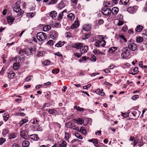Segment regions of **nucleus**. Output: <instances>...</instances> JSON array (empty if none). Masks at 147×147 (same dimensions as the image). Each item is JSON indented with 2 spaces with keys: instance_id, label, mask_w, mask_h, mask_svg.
Instances as JSON below:
<instances>
[{
  "instance_id": "1",
  "label": "nucleus",
  "mask_w": 147,
  "mask_h": 147,
  "mask_svg": "<svg viewBox=\"0 0 147 147\" xmlns=\"http://www.w3.org/2000/svg\"><path fill=\"white\" fill-rule=\"evenodd\" d=\"M36 38L39 41H43L45 40L47 38V34L42 32H39L37 34Z\"/></svg>"
},
{
  "instance_id": "2",
  "label": "nucleus",
  "mask_w": 147,
  "mask_h": 147,
  "mask_svg": "<svg viewBox=\"0 0 147 147\" xmlns=\"http://www.w3.org/2000/svg\"><path fill=\"white\" fill-rule=\"evenodd\" d=\"M106 42L104 40H99L96 41L95 44V46L98 47H102L105 46Z\"/></svg>"
},
{
  "instance_id": "3",
  "label": "nucleus",
  "mask_w": 147,
  "mask_h": 147,
  "mask_svg": "<svg viewBox=\"0 0 147 147\" xmlns=\"http://www.w3.org/2000/svg\"><path fill=\"white\" fill-rule=\"evenodd\" d=\"M111 9L107 8V6H105L102 10V13L105 16L109 15L111 13Z\"/></svg>"
},
{
  "instance_id": "4",
  "label": "nucleus",
  "mask_w": 147,
  "mask_h": 147,
  "mask_svg": "<svg viewBox=\"0 0 147 147\" xmlns=\"http://www.w3.org/2000/svg\"><path fill=\"white\" fill-rule=\"evenodd\" d=\"M20 3V1L16 2L15 4V6L13 8V11L17 13L19 12L21 10L20 7L19 5Z\"/></svg>"
},
{
  "instance_id": "5",
  "label": "nucleus",
  "mask_w": 147,
  "mask_h": 147,
  "mask_svg": "<svg viewBox=\"0 0 147 147\" xmlns=\"http://www.w3.org/2000/svg\"><path fill=\"white\" fill-rule=\"evenodd\" d=\"M88 50V47L87 46L84 45L82 44L80 49V52L81 54L86 53Z\"/></svg>"
},
{
  "instance_id": "6",
  "label": "nucleus",
  "mask_w": 147,
  "mask_h": 147,
  "mask_svg": "<svg viewBox=\"0 0 147 147\" xmlns=\"http://www.w3.org/2000/svg\"><path fill=\"white\" fill-rule=\"evenodd\" d=\"M129 140L130 141H134L133 146L134 147L138 143L139 141V138L138 136H136L135 138L133 136H131Z\"/></svg>"
},
{
  "instance_id": "7",
  "label": "nucleus",
  "mask_w": 147,
  "mask_h": 147,
  "mask_svg": "<svg viewBox=\"0 0 147 147\" xmlns=\"http://www.w3.org/2000/svg\"><path fill=\"white\" fill-rule=\"evenodd\" d=\"M128 47L130 50L132 51H135L137 48V46L134 43H132L128 45Z\"/></svg>"
},
{
  "instance_id": "8",
  "label": "nucleus",
  "mask_w": 147,
  "mask_h": 147,
  "mask_svg": "<svg viewBox=\"0 0 147 147\" xmlns=\"http://www.w3.org/2000/svg\"><path fill=\"white\" fill-rule=\"evenodd\" d=\"M34 51V49L32 48H27L25 50V52L27 55H30Z\"/></svg>"
},
{
  "instance_id": "9",
  "label": "nucleus",
  "mask_w": 147,
  "mask_h": 147,
  "mask_svg": "<svg viewBox=\"0 0 147 147\" xmlns=\"http://www.w3.org/2000/svg\"><path fill=\"white\" fill-rule=\"evenodd\" d=\"M20 136L23 138L27 139L28 138V136L27 131L25 130H22L20 132Z\"/></svg>"
},
{
  "instance_id": "10",
  "label": "nucleus",
  "mask_w": 147,
  "mask_h": 147,
  "mask_svg": "<svg viewBox=\"0 0 147 147\" xmlns=\"http://www.w3.org/2000/svg\"><path fill=\"white\" fill-rule=\"evenodd\" d=\"M58 36V33L55 31L52 30L51 32V38L53 39H56Z\"/></svg>"
},
{
  "instance_id": "11",
  "label": "nucleus",
  "mask_w": 147,
  "mask_h": 147,
  "mask_svg": "<svg viewBox=\"0 0 147 147\" xmlns=\"http://www.w3.org/2000/svg\"><path fill=\"white\" fill-rule=\"evenodd\" d=\"M128 51L126 49H124L121 55L122 58L125 59L128 57Z\"/></svg>"
},
{
  "instance_id": "12",
  "label": "nucleus",
  "mask_w": 147,
  "mask_h": 147,
  "mask_svg": "<svg viewBox=\"0 0 147 147\" xmlns=\"http://www.w3.org/2000/svg\"><path fill=\"white\" fill-rule=\"evenodd\" d=\"M95 92L96 94L100 96H104L105 95L102 89H100V88H98L96 90Z\"/></svg>"
},
{
  "instance_id": "13",
  "label": "nucleus",
  "mask_w": 147,
  "mask_h": 147,
  "mask_svg": "<svg viewBox=\"0 0 147 147\" xmlns=\"http://www.w3.org/2000/svg\"><path fill=\"white\" fill-rule=\"evenodd\" d=\"M7 20L8 23L11 25L15 20V18L13 16H9L7 17Z\"/></svg>"
},
{
  "instance_id": "14",
  "label": "nucleus",
  "mask_w": 147,
  "mask_h": 147,
  "mask_svg": "<svg viewBox=\"0 0 147 147\" xmlns=\"http://www.w3.org/2000/svg\"><path fill=\"white\" fill-rule=\"evenodd\" d=\"M91 28V25L89 24H86L83 26L82 29L86 31H88L90 30Z\"/></svg>"
},
{
  "instance_id": "15",
  "label": "nucleus",
  "mask_w": 147,
  "mask_h": 147,
  "mask_svg": "<svg viewBox=\"0 0 147 147\" xmlns=\"http://www.w3.org/2000/svg\"><path fill=\"white\" fill-rule=\"evenodd\" d=\"M83 43H78L73 44L72 45V47L75 48L77 49H80Z\"/></svg>"
},
{
  "instance_id": "16",
  "label": "nucleus",
  "mask_w": 147,
  "mask_h": 147,
  "mask_svg": "<svg viewBox=\"0 0 147 147\" xmlns=\"http://www.w3.org/2000/svg\"><path fill=\"white\" fill-rule=\"evenodd\" d=\"M49 113L50 114H53L56 115L59 114L58 112L54 109H50L48 111Z\"/></svg>"
},
{
  "instance_id": "17",
  "label": "nucleus",
  "mask_w": 147,
  "mask_h": 147,
  "mask_svg": "<svg viewBox=\"0 0 147 147\" xmlns=\"http://www.w3.org/2000/svg\"><path fill=\"white\" fill-rule=\"evenodd\" d=\"M135 7L138 8V7L137 6L130 7L128 8L127 9V11L129 13H134V12L135 11Z\"/></svg>"
},
{
  "instance_id": "18",
  "label": "nucleus",
  "mask_w": 147,
  "mask_h": 147,
  "mask_svg": "<svg viewBox=\"0 0 147 147\" xmlns=\"http://www.w3.org/2000/svg\"><path fill=\"white\" fill-rule=\"evenodd\" d=\"M30 138L33 140L36 141L37 140L39 139L37 135L36 134H33L30 135Z\"/></svg>"
},
{
  "instance_id": "19",
  "label": "nucleus",
  "mask_w": 147,
  "mask_h": 147,
  "mask_svg": "<svg viewBox=\"0 0 147 147\" xmlns=\"http://www.w3.org/2000/svg\"><path fill=\"white\" fill-rule=\"evenodd\" d=\"M88 141L90 142H92L95 146L97 147V144L98 143V140L97 139H92L88 140Z\"/></svg>"
},
{
  "instance_id": "20",
  "label": "nucleus",
  "mask_w": 147,
  "mask_h": 147,
  "mask_svg": "<svg viewBox=\"0 0 147 147\" xmlns=\"http://www.w3.org/2000/svg\"><path fill=\"white\" fill-rule=\"evenodd\" d=\"M119 11L118 7H115L113 8L112 9V12L113 14H116Z\"/></svg>"
},
{
  "instance_id": "21",
  "label": "nucleus",
  "mask_w": 147,
  "mask_h": 147,
  "mask_svg": "<svg viewBox=\"0 0 147 147\" xmlns=\"http://www.w3.org/2000/svg\"><path fill=\"white\" fill-rule=\"evenodd\" d=\"M36 15L34 12H29L28 13L26 14V16L28 18H32L34 17Z\"/></svg>"
},
{
  "instance_id": "22",
  "label": "nucleus",
  "mask_w": 147,
  "mask_h": 147,
  "mask_svg": "<svg viewBox=\"0 0 147 147\" xmlns=\"http://www.w3.org/2000/svg\"><path fill=\"white\" fill-rule=\"evenodd\" d=\"M79 24L78 21H75L71 26V28L72 29L77 28L79 26Z\"/></svg>"
},
{
  "instance_id": "23",
  "label": "nucleus",
  "mask_w": 147,
  "mask_h": 147,
  "mask_svg": "<svg viewBox=\"0 0 147 147\" xmlns=\"http://www.w3.org/2000/svg\"><path fill=\"white\" fill-rule=\"evenodd\" d=\"M65 43L64 41H59L55 45V46L58 47H61L64 45Z\"/></svg>"
},
{
  "instance_id": "24",
  "label": "nucleus",
  "mask_w": 147,
  "mask_h": 147,
  "mask_svg": "<svg viewBox=\"0 0 147 147\" xmlns=\"http://www.w3.org/2000/svg\"><path fill=\"white\" fill-rule=\"evenodd\" d=\"M68 18L70 20L72 21L74 19V16L72 13H70L67 16Z\"/></svg>"
},
{
  "instance_id": "25",
  "label": "nucleus",
  "mask_w": 147,
  "mask_h": 147,
  "mask_svg": "<svg viewBox=\"0 0 147 147\" xmlns=\"http://www.w3.org/2000/svg\"><path fill=\"white\" fill-rule=\"evenodd\" d=\"M67 143L64 140H62L61 143L59 144L60 147H66Z\"/></svg>"
},
{
  "instance_id": "26",
  "label": "nucleus",
  "mask_w": 147,
  "mask_h": 147,
  "mask_svg": "<svg viewBox=\"0 0 147 147\" xmlns=\"http://www.w3.org/2000/svg\"><path fill=\"white\" fill-rule=\"evenodd\" d=\"M118 48L116 47H112L109 49V53H112L116 50Z\"/></svg>"
},
{
  "instance_id": "27",
  "label": "nucleus",
  "mask_w": 147,
  "mask_h": 147,
  "mask_svg": "<svg viewBox=\"0 0 147 147\" xmlns=\"http://www.w3.org/2000/svg\"><path fill=\"white\" fill-rule=\"evenodd\" d=\"M57 15V12L55 11H53L51 12L50 16L52 18L55 17Z\"/></svg>"
},
{
  "instance_id": "28",
  "label": "nucleus",
  "mask_w": 147,
  "mask_h": 147,
  "mask_svg": "<svg viewBox=\"0 0 147 147\" xmlns=\"http://www.w3.org/2000/svg\"><path fill=\"white\" fill-rule=\"evenodd\" d=\"M143 27L140 25H139L137 26L136 29V31L137 32H139L141 31L143 29Z\"/></svg>"
},
{
  "instance_id": "29",
  "label": "nucleus",
  "mask_w": 147,
  "mask_h": 147,
  "mask_svg": "<svg viewBox=\"0 0 147 147\" xmlns=\"http://www.w3.org/2000/svg\"><path fill=\"white\" fill-rule=\"evenodd\" d=\"M51 29V26L49 25H46L43 27V30L44 31L46 32L50 30Z\"/></svg>"
},
{
  "instance_id": "30",
  "label": "nucleus",
  "mask_w": 147,
  "mask_h": 147,
  "mask_svg": "<svg viewBox=\"0 0 147 147\" xmlns=\"http://www.w3.org/2000/svg\"><path fill=\"white\" fill-rule=\"evenodd\" d=\"M20 64L18 62L14 63L13 64V68L15 70L18 69L19 67Z\"/></svg>"
},
{
  "instance_id": "31",
  "label": "nucleus",
  "mask_w": 147,
  "mask_h": 147,
  "mask_svg": "<svg viewBox=\"0 0 147 147\" xmlns=\"http://www.w3.org/2000/svg\"><path fill=\"white\" fill-rule=\"evenodd\" d=\"M80 132L84 135H86V130L82 127H81L80 129Z\"/></svg>"
},
{
  "instance_id": "32",
  "label": "nucleus",
  "mask_w": 147,
  "mask_h": 147,
  "mask_svg": "<svg viewBox=\"0 0 147 147\" xmlns=\"http://www.w3.org/2000/svg\"><path fill=\"white\" fill-rule=\"evenodd\" d=\"M29 142L27 141H25L22 143L23 147H28L29 145Z\"/></svg>"
},
{
  "instance_id": "33",
  "label": "nucleus",
  "mask_w": 147,
  "mask_h": 147,
  "mask_svg": "<svg viewBox=\"0 0 147 147\" xmlns=\"http://www.w3.org/2000/svg\"><path fill=\"white\" fill-rule=\"evenodd\" d=\"M15 74H16L14 72L10 71L9 73L8 76V77H10V78H12L15 76Z\"/></svg>"
},
{
  "instance_id": "34",
  "label": "nucleus",
  "mask_w": 147,
  "mask_h": 147,
  "mask_svg": "<svg viewBox=\"0 0 147 147\" xmlns=\"http://www.w3.org/2000/svg\"><path fill=\"white\" fill-rule=\"evenodd\" d=\"M65 126L66 127L69 128H73L72 123L71 122H68L65 123Z\"/></svg>"
},
{
  "instance_id": "35",
  "label": "nucleus",
  "mask_w": 147,
  "mask_h": 147,
  "mask_svg": "<svg viewBox=\"0 0 147 147\" xmlns=\"http://www.w3.org/2000/svg\"><path fill=\"white\" fill-rule=\"evenodd\" d=\"M65 140L67 141H68V139L70 137V135L69 133L67 132H65Z\"/></svg>"
},
{
  "instance_id": "36",
  "label": "nucleus",
  "mask_w": 147,
  "mask_h": 147,
  "mask_svg": "<svg viewBox=\"0 0 147 147\" xmlns=\"http://www.w3.org/2000/svg\"><path fill=\"white\" fill-rule=\"evenodd\" d=\"M28 121L27 119H24L20 121V126H21L23 124L27 123Z\"/></svg>"
},
{
  "instance_id": "37",
  "label": "nucleus",
  "mask_w": 147,
  "mask_h": 147,
  "mask_svg": "<svg viewBox=\"0 0 147 147\" xmlns=\"http://www.w3.org/2000/svg\"><path fill=\"white\" fill-rule=\"evenodd\" d=\"M34 128L37 131H40L42 130V129L40 127V125L38 124V123H37V125H36L34 127Z\"/></svg>"
},
{
  "instance_id": "38",
  "label": "nucleus",
  "mask_w": 147,
  "mask_h": 147,
  "mask_svg": "<svg viewBox=\"0 0 147 147\" xmlns=\"http://www.w3.org/2000/svg\"><path fill=\"white\" fill-rule=\"evenodd\" d=\"M9 131L7 129H4L3 130V131L2 132V134L4 136L6 135V134H7L9 133Z\"/></svg>"
},
{
  "instance_id": "39",
  "label": "nucleus",
  "mask_w": 147,
  "mask_h": 147,
  "mask_svg": "<svg viewBox=\"0 0 147 147\" xmlns=\"http://www.w3.org/2000/svg\"><path fill=\"white\" fill-rule=\"evenodd\" d=\"M16 134L14 133H10L9 134V139H13L16 138Z\"/></svg>"
},
{
  "instance_id": "40",
  "label": "nucleus",
  "mask_w": 147,
  "mask_h": 147,
  "mask_svg": "<svg viewBox=\"0 0 147 147\" xmlns=\"http://www.w3.org/2000/svg\"><path fill=\"white\" fill-rule=\"evenodd\" d=\"M50 63V61L48 60H45L43 62V64L44 66H47L49 65Z\"/></svg>"
},
{
  "instance_id": "41",
  "label": "nucleus",
  "mask_w": 147,
  "mask_h": 147,
  "mask_svg": "<svg viewBox=\"0 0 147 147\" xmlns=\"http://www.w3.org/2000/svg\"><path fill=\"white\" fill-rule=\"evenodd\" d=\"M74 108L76 109L77 111H83L84 110V109L80 108L79 107L76 106H75L74 107Z\"/></svg>"
},
{
  "instance_id": "42",
  "label": "nucleus",
  "mask_w": 147,
  "mask_h": 147,
  "mask_svg": "<svg viewBox=\"0 0 147 147\" xmlns=\"http://www.w3.org/2000/svg\"><path fill=\"white\" fill-rule=\"evenodd\" d=\"M129 0H120V2L123 5H126L129 2Z\"/></svg>"
},
{
  "instance_id": "43",
  "label": "nucleus",
  "mask_w": 147,
  "mask_h": 147,
  "mask_svg": "<svg viewBox=\"0 0 147 147\" xmlns=\"http://www.w3.org/2000/svg\"><path fill=\"white\" fill-rule=\"evenodd\" d=\"M89 119L87 118H85L83 122V123L85 125H86L88 123Z\"/></svg>"
},
{
  "instance_id": "44",
  "label": "nucleus",
  "mask_w": 147,
  "mask_h": 147,
  "mask_svg": "<svg viewBox=\"0 0 147 147\" xmlns=\"http://www.w3.org/2000/svg\"><path fill=\"white\" fill-rule=\"evenodd\" d=\"M64 11H64L59 13L58 16V20H60L62 18L63 15V13L64 12Z\"/></svg>"
},
{
  "instance_id": "45",
  "label": "nucleus",
  "mask_w": 147,
  "mask_h": 147,
  "mask_svg": "<svg viewBox=\"0 0 147 147\" xmlns=\"http://www.w3.org/2000/svg\"><path fill=\"white\" fill-rule=\"evenodd\" d=\"M45 52L43 51H39L38 52L37 55L38 57L43 56L45 54Z\"/></svg>"
},
{
  "instance_id": "46",
  "label": "nucleus",
  "mask_w": 147,
  "mask_h": 147,
  "mask_svg": "<svg viewBox=\"0 0 147 147\" xmlns=\"http://www.w3.org/2000/svg\"><path fill=\"white\" fill-rule=\"evenodd\" d=\"M117 19L119 20H122L123 17L122 15L121 14H118L117 17Z\"/></svg>"
},
{
  "instance_id": "47",
  "label": "nucleus",
  "mask_w": 147,
  "mask_h": 147,
  "mask_svg": "<svg viewBox=\"0 0 147 147\" xmlns=\"http://www.w3.org/2000/svg\"><path fill=\"white\" fill-rule=\"evenodd\" d=\"M143 40V38L141 37H138L136 39V41L138 43L142 41Z\"/></svg>"
},
{
  "instance_id": "48",
  "label": "nucleus",
  "mask_w": 147,
  "mask_h": 147,
  "mask_svg": "<svg viewBox=\"0 0 147 147\" xmlns=\"http://www.w3.org/2000/svg\"><path fill=\"white\" fill-rule=\"evenodd\" d=\"M76 123L78 124H80L82 125V123H83V121L82 119H80V118H79L77 120H76Z\"/></svg>"
},
{
  "instance_id": "49",
  "label": "nucleus",
  "mask_w": 147,
  "mask_h": 147,
  "mask_svg": "<svg viewBox=\"0 0 147 147\" xmlns=\"http://www.w3.org/2000/svg\"><path fill=\"white\" fill-rule=\"evenodd\" d=\"M15 115L16 116H24L25 115V114L21 112L16 113L15 114Z\"/></svg>"
},
{
  "instance_id": "50",
  "label": "nucleus",
  "mask_w": 147,
  "mask_h": 147,
  "mask_svg": "<svg viewBox=\"0 0 147 147\" xmlns=\"http://www.w3.org/2000/svg\"><path fill=\"white\" fill-rule=\"evenodd\" d=\"M75 136L78 138L82 139L83 138L78 133H76L75 134Z\"/></svg>"
},
{
  "instance_id": "51",
  "label": "nucleus",
  "mask_w": 147,
  "mask_h": 147,
  "mask_svg": "<svg viewBox=\"0 0 147 147\" xmlns=\"http://www.w3.org/2000/svg\"><path fill=\"white\" fill-rule=\"evenodd\" d=\"M86 56H83L80 59V62H82L84 61H86Z\"/></svg>"
},
{
  "instance_id": "52",
  "label": "nucleus",
  "mask_w": 147,
  "mask_h": 147,
  "mask_svg": "<svg viewBox=\"0 0 147 147\" xmlns=\"http://www.w3.org/2000/svg\"><path fill=\"white\" fill-rule=\"evenodd\" d=\"M9 115H7L3 116L4 119L5 121H6L9 118Z\"/></svg>"
},
{
  "instance_id": "53",
  "label": "nucleus",
  "mask_w": 147,
  "mask_h": 147,
  "mask_svg": "<svg viewBox=\"0 0 147 147\" xmlns=\"http://www.w3.org/2000/svg\"><path fill=\"white\" fill-rule=\"evenodd\" d=\"M124 24V22L122 20H119L117 25L118 26H121L122 25Z\"/></svg>"
},
{
  "instance_id": "54",
  "label": "nucleus",
  "mask_w": 147,
  "mask_h": 147,
  "mask_svg": "<svg viewBox=\"0 0 147 147\" xmlns=\"http://www.w3.org/2000/svg\"><path fill=\"white\" fill-rule=\"evenodd\" d=\"M5 141V139L3 138H1L0 139V144L1 145L3 144Z\"/></svg>"
},
{
  "instance_id": "55",
  "label": "nucleus",
  "mask_w": 147,
  "mask_h": 147,
  "mask_svg": "<svg viewBox=\"0 0 147 147\" xmlns=\"http://www.w3.org/2000/svg\"><path fill=\"white\" fill-rule=\"evenodd\" d=\"M19 53L20 55L23 56L24 53H25V50L24 49L20 50Z\"/></svg>"
},
{
  "instance_id": "56",
  "label": "nucleus",
  "mask_w": 147,
  "mask_h": 147,
  "mask_svg": "<svg viewBox=\"0 0 147 147\" xmlns=\"http://www.w3.org/2000/svg\"><path fill=\"white\" fill-rule=\"evenodd\" d=\"M128 28L127 26L126 25H124L122 28V29L125 32L127 30Z\"/></svg>"
},
{
  "instance_id": "57",
  "label": "nucleus",
  "mask_w": 147,
  "mask_h": 147,
  "mask_svg": "<svg viewBox=\"0 0 147 147\" xmlns=\"http://www.w3.org/2000/svg\"><path fill=\"white\" fill-rule=\"evenodd\" d=\"M90 60L94 62L96 61V59L95 56L94 55L92 56L90 58Z\"/></svg>"
},
{
  "instance_id": "58",
  "label": "nucleus",
  "mask_w": 147,
  "mask_h": 147,
  "mask_svg": "<svg viewBox=\"0 0 147 147\" xmlns=\"http://www.w3.org/2000/svg\"><path fill=\"white\" fill-rule=\"evenodd\" d=\"M139 96L138 95H134L132 97V99L133 100H135L139 98Z\"/></svg>"
},
{
  "instance_id": "59",
  "label": "nucleus",
  "mask_w": 147,
  "mask_h": 147,
  "mask_svg": "<svg viewBox=\"0 0 147 147\" xmlns=\"http://www.w3.org/2000/svg\"><path fill=\"white\" fill-rule=\"evenodd\" d=\"M119 37L122 39L124 41L126 42L127 41L126 38H125V36L123 35H121L119 36Z\"/></svg>"
},
{
  "instance_id": "60",
  "label": "nucleus",
  "mask_w": 147,
  "mask_h": 147,
  "mask_svg": "<svg viewBox=\"0 0 147 147\" xmlns=\"http://www.w3.org/2000/svg\"><path fill=\"white\" fill-rule=\"evenodd\" d=\"M91 85L90 84H88L87 85L84 86L83 87V88L84 89H88L91 86Z\"/></svg>"
},
{
  "instance_id": "61",
  "label": "nucleus",
  "mask_w": 147,
  "mask_h": 147,
  "mask_svg": "<svg viewBox=\"0 0 147 147\" xmlns=\"http://www.w3.org/2000/svg\"><path fill=\"white\" fill-rule=\"evenodd\" d=\"M121 113L122 116L124 118L126 117L128 115V114L127 113H123L122 112H121Z\"/></svg>"
},
{
  "instance_id": "62",
  "label": "nucleus",
  "mask_w": 147,
  "mask_h": 147,
  "mask_svg": "<svg viewBox=\"0 0 147 147\" xmlns=\"http://www.w3.org/2000/svg\"><path fill=\"white\" fill-rule=\"evenodd\" d=\"M82 54H80L79 53H74V55L78 58H80L82 56Z\"/></svg>"
},
{
  "instance_id": "63",
  "label": "nucleus",
  "mask_w": 147,
  "mask_h": 147,
  "mask_svg": "<svg viewBox=\"0 0 147 147\" xmlns=\"http://www.w3.org/2000/svg\"><path fill=\"white\" fill-rule=\"evenodd\" d=\"M32 76H30L26 78L25 80L26 81L28 82L32 79Z\"/></svg>"
},
{
  "instance_id": "64",
  "label": "nucleus",
  "mask_w": 147,
  "mask_h": 147,
  "mask_svg": "<svg viewBox=\"0 0 147 147\" xmlns=\"http://www.w3.org/2000/svg\"><path fill=\"white\" fill-rule=\"evenodd\" d=\"M90 36V35L88 34H85L84 35V36H83V38L84 39H88L89 38V37Z\"/></svg>"
}]
</instances>
